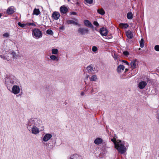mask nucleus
<instances>
[{"mask_svg":"<svg viewBox=\"0 0 159 159\" xmlns=\"http://www.w3.org/2000/svg\"><path fill=\"white\" fill-rule=\"evenodd\" d=\"M17 80L14 75H11L5 78V83L7 89L11 91L12 86L17 84Z\"/></svg>","mask_w":159,"mask_h":159,"instance_id":"1","label":"nucleus"},{"mask_svg":"<svg viewBox=\"0 0 159 159\" xmlns=\"http://www.w3.org/2000/svg\"><path fill=\"white\" fill-rule=\"evenodd\" d=\"M115 148L121 154L124 153L126 151V149L125 146L124 142L121 140H117V143L115 144Z\"/></svg>","mask_w":159,"mask_h":159,"instance_id":"2","label":"nucleus"},{"mask_svg":"<svg viewBox=\"0 0 159 159\" xmlns=\"http://www.w3.org/2000/svg\"><path fill=\"white\" fill-rule=\"evenodd\" d=\"M39 120L36 118H31L28 121L27 127L29 129V127L31 126H35L38 125Z\"/></svg>","mask_w":159,"mask_h":159,"instance_id":"3","label":"nucleus"},{"mask_svg":"<svg viewBox=\"0 0 159 159\" xmlns=\"http://www.w3.org/2000/svg\"><path fill=\"white\" fill-rule=\"evenodd\" d=\"M32 35L36 38H40L42 37V33L39 29H35L32 31Z\"/></svg>","mask_w":159,"mask_h":159,"instance_id":"4","label":"nucleus"},{"mask_svg":"<svg viewBox=\"0 0 159 159\" xmlns=\"http://www.w3.org/2000/svg\"><path fill=\"white\" fill-rule=\"evenodd\" d=\"M89 31V29L87 28L80 27L78 30V33L82 35L88 34Z\"/></svg>","mask_w":159,"mask_h":159,"instance_id":"5","label":"nucleus"},{"mask_svg":"<svg viewBox=\"0 0 159 159\" xmlns=\"http://www.w3.org/2000/svg\"><path fill=\"white\" fill-rule=\"evenodd\" d=\"M12 92L15 94L19 93L20 91V88L18 86L15 84L11 87Z\"/></svg>","mask_w":159,"mask_h":159,"instance_id":"6","label":"nucleus"},{"mask_svg":"<svg viewBox=\"0 0 159 159\" xmlns=\"http://www.w3.org/2000/svg\"><path fill=\"white\" fill-rule=\"evenodd\" d=\"M99 32L102 36H106L107 34L108 31L106 28L102 27L100 29Z\"/></svg>","mask_w":159,"mask_h":159,"instance_id":"7","label":"nucleus"},{"mask_svg":"<svg viewBox=\"0 0 159 159\" xmlns=\"http://www.w3.org/2000/svg\"><path fill=\"white\" fill-rule=\"evenodd\" d=\"M31 132L34 134H36L39 132V130L36 126H33L31 129Z\"/></svg>","mask_w":159,"mask_h":159,"instance_id":"8","label":"nucleus"},{"mask_svg":"<svg viewBox=\"0 0 159 159\" xmlns=\"http://www.w3.org/2000/svg\"><path fill=\"white\" fill-rule=\"evenodd\" d=\"M52 137V135L49 134H46L43 138V140L44 142H47Z\"/></svg>","mask_w":159,"mask_h":159,"instance_id":"9","label":"nucleus"},{"mask_svg":"<svg viewBox=\"0 0 159 159\" xmlns=\"http://www.w3.org/2000/svg\"><path fill=\"white\" fill-rule=\"evenodd\" d=\"M60 16V15L59 13L56 12L55 11L53 13L52 15L53 18L55 20H57L59 19Z\"/></svg>","mask_w":159,"mask_h":159,"instance_id":"10","label":"nucleus"},{"mask_svg":"<svg viewBox=\"0 0 159 159\" xmlns=\"http://www.w3.org/2000/svg\"><path fill=\"white\" fill-rule=\"evenodd\" d=\"M60 11L61 13L66 14L68 11L67 8L64 6H61L60 8Z\"/></svg>","mask_w":159,"mask_h":159,"instance_id":"11","label":"nucleus"},{"mask_svg":"<svg viewBox=\"0 0 159 159\" xmlns=\"http://www.w3.org/2000/svg\"><path fill=\"white\" fill-rule=\"evenodd\" d=\"M147 83L146 82L143 81L140 82L139 83L138 87L140 89H142L145 87L147 85Z\"/></svg>","mask_w":159,"mask_h":159,"instance_id":"12","label":"nucleus"},{"mask_svg":"<svg viewBox=\"0 0 159 159\" xmlns=\"http://www.w3.org/2000/svg\"><path fill=\"white\" fill-rule=\"evenodd\" d=\"M84 25L89 27L93 28V26L89 20H84Z\"/></svg>","mask_w":159,"mask_h":159,"instance_id":"13","label":"nucleus"},{"mask_svg":"<svg viewBox=\"0 0 159 159\" xmlns=\"http://www.w3.org/2000/svg\"><path fill=\"white\" fill-rule=\"evenodd\" d=\"M124 66L122 65H120L118 66L117 69V71L119 73L121 72L124 70Z\"/></svg>","mask_w":159,"mask_h":159,"instance_id":"14","label":"nucleus"},{"mask_svg":"<svg viewBox=\"0 0 159 159\" xmlns=\"http://www.w3.org/2000/svg\"><path fill=\"white\" fill-rule=\"evenodd\" d=\"M67 23L68 24H73L75 25H80L78 23L77 20H75V21L72 20H69L67 21Z\"/></svg>","mask_w":159,"mask_h":159,"instance_id":"15","label":"nucleus"},{"mask_svg":"<svg viewBox=\"0 0 159 159\" xmlns=\"http://www.w3.org/2000/svg\"><path fill=\"white\" fill-rule=\"evenodd\" d=\"M102 139L99 138H96L94 141V143L95 144L98 145L101 144L102 142Z\"/></svg>","mask_w":159,"mask_h":159,"instance_id":"16","label":"nucleus"},{"mask_svg":"<svg viewBox=\"0 0 159 159\" xmlns=\"http://www.w3.org/2000/svg\"><path fill=\"white\" fill-rule=\"evenodd\" d=\"M126 34L127 37L129 39H131L133 37V35L130 30H128L126 32Z\"/></svg>","mask_w":159,"mask_h":159,"instance_id":"17","label":"nucleus"},{"mask_svg":"<svg viewBox=\"0 0 159 159\" xmlns=\"http://www.w3.org/2000/svg\"><path fill=\"white\" fill-rule=\"evenodd\" d=\"M49 57L50 59V60L53 61H58L59 60V58L58 57L54 55H51Z\"/></svg>","mask_w":159,"mask_h":159,"instance_id":"18","label":"nucleus"},{"mask_svg":"<svg viewBox=\"0 0 159 159\" xmlns=\"http://www.w3.org/2000/svg\"><path fill=\"white\" fill-rule=\"evenodd\" d=\"M69 159H82L81 157L78 154L73 155L72 157H70Z\"/></svg>","mask_w":159,"mask_h":159,"instance_id":"19","label":"nucleus"},{"mask_svg":"<svg viewBox=\"0 0 159 159\" xmlns=\"http://www.w3.org/2000/svg\"><path fill=\"white\" fill-rule=\"evenodd\" d=\"M7 11L8 14H13L14 12L13 8L11 7H9L7 9Z\"/></svg>","mask_w":159,"mask_h":159,"instance_id":"20","label":"nucleus"},{"mask_svg":"<svg viewBox=\"0 0 159 159\" xmlns=\"http://www.w3.org/2000/svg\"><path fill=\"white\" fill-rule=\"evenodd\" d=\"M40 13V11L39 9L35 8L34 10L33 14L38 15Z\"/></svg>","mask_w":159,"mask_h":159,"instance_id":"21","label":"nucleus"},{"mask_svg":"<svg viewBox=\"0 0 159 159\" xmlns=\"http://www.w3.org/2000/svg\"><path fill=\"white\" fill-rule=\"evenodd\" d=\"M87 70L90 73H92L93 71V67L91 66H89L87 67Z\"/></svg>","mask_w":159,"mask_h":159,"instance_id":"22","label":"nucleus"},{"mask_svg":"<svg viewBox=\"0 0 159 159\" xmlns=\"http://www.w3.org/2000/svg\"><path fill=\"white\" fill-rule=\"evenodd\" d=\"M11 54L12 55L13 57L14 58H15L19 56V54H17L14 51L11 52Z\"/></svg>","mask_w":159,"mask_h":159,"instance_id":"23","label":"nucleus"},{"mask_svg":"<svg viewBox=\"0 0 159 159\" xmlns=\"http://www.w3.org/2000/svg\"><path fill=\"white\" fill-rule=\"evenodd\" d=\"M130 65L132 69L135 68L136 66V65L135 63V61L133 60L131 62Z\"/></svg>","mask_w":159,"mask_h":159,"instance_id":"24","label":"nucleus"},{"mask_svg":"<svg viewBox=\"0 0 159 159\" xmlns=\"http://www.w3.org/2000/svg\"><path fill=\"white\" fill-rule=\"evenodd\" d=\"M120 26L121 28H126L128 27L129 25L127 24L121 23L120 24Z\"/></svg>","mask_w":159,"mask_h":159,"instance_id":"25","label":"nucleus"},{"mask_svg":"<svg viewBox=\"0 0 159 159\" xmlns=\"http://www.w3.org/2000/svg\"><path fill=\"white\" fill-rule=\"evenodd\" d=\"M97 12L98 13L101 15H104L105 14V12L103 9H98Z\"/></svg>","mask_w":159,"mask_h":159,"instance_id":"26","label":"nucleus"},{"mask_svg":"<svg viewBox=\"0 0 159 159\" xmlns=\"http://www.w3.org/2000/svg\"><path fill=\"white\" fill-rule=\"evenodd\" d=\"M127 17L128 19H132L133 18V14L131 12H128L127 14Z\"/></svg>","mask_w":159,"mask_h":159,"instance_id":"27","label":"nucleus"},{"mask_svg":"<svg viewBox=\"0 0 159 159\" xmlns=\"http://www.w3.org/2000/svg\"><path fill=\"white\" fill-rule=\"evenodd\" d=\"M97 79V77L96 75H92L90 78V81H95Z\"/></svg>","mask_w":159,"mask_h":159,"instance_id":"28","label":"nucleus"},{"mask_svg":"<svg viewBox=\"0 0 159 159\" xmlns=\"http://www.w3.org/2000/svg\"><path fill=\"white\" fill-rule=\"evenodd\" d=\"M52 54H57L58 53V50L57 48H53L52 49Z\"/></svg>","mask_w":159,"mask_h":159,"instance_id":"29","label":"nucleus"},{"mask_svg":"<svg viewBox=\"0 0 159 159\" xmlns=\"http://www.w3.org/2000/svg\"><path fill=\"white\" fill-rule=\"evenodd\" d=\"M144 40L143 39H142L140 41V46L141 48H143L144 47Z\"/></svg>","mask_w":159,"mask_h":159,"instance_id":"30","label":"nucleus"},{"mask_svg":"<svg viewBox=\"0 0 159 159\" xmlns=\"http://www.w3.org/2000/svg\"><path fill=\"white\" fill-rule=\"evenodd\" d=\"M46 33L48 34L52 35L53 34V32L52 30H48L46 31Z\"/></svg>","mask_w":159,"mask_h":159,"instance_id":"31","label":"nucleus"},{"mask_svg":"<svg viewBox=\"0 0 159 159\" xmlns=\"http://www.w3.org/2000/svg\"><path fill=\"white\" fill-rule=\"evenodd\" d=\"M18 25H19L21 27H24L25 25H26L24 24H22L20 22H18Z\"/></svg>","mask_w":159,"mask_h":159,"instance_id":"32","label":"nucleus"},{"mask_svg":"<svg viewBox=\"0 0 159 159\" xmlns=\"http://www.w3.org/2000/svg\"><path fill=\"white\" fill-rule=\"evenodd\" d=\"M155 50L157 51H159V45H156L154 47Z\"/></svg>","mask_w":159,"mask_h":159,"instance_id":"33","label":"nucleus"},{"mask_svg":"<svg viewBox=\"0 0 159 159\" xmlns=\"http://www.w3.org/2000/svg\"><path fill=\"white\" fill-rule=\"evenodd\" d=\"M111 140L112 142L114 143L115 146V144H117V141H116L115 139H111Z\"/></svg>","mask_w":159,"mask_h":159,"instance_id":"34","label":"nucleus"},{"mask_svg":"<svg viewBox=\"0 0 159 159\" xmlns=\"http://www.w3.org/2000/svg\"><path fill=\"white\" fill-rule=\"evenodd\" d=\"M86 2L89 4H91L93 2V0H85Z\"/></svg>","mask_w":159,"mask_h":159,"instance_id":"35","label":"nucleus"},{"mask_svg":"<svg viewBox=\"0 0 159 159\" xmlns=\"http://www.w3.org/2000/svg\"><path fill=\"white\" fill-rule=\"evenodd\" d=\"M9 36V34L8 33H5L3 34V36L6 37H8Z\"/></svg>","mask_w":159,"mask_h":159,"instance_id":"36","label":"nucleus"},{"mask_svg":"<svg viewBox=\"0 0 159 159\" xmlns=\"http://www.w3.org/2000/svg\"><path fill=\"white\" fill-rule=\"evenodd\" d=\"M123 54L125 56H127L129 55V53L127 51H126L123 52Z\"/></svg>","mask_w":159,"mask_h":159,"instance_id":"37","label":"nucleus"},{"mask_svg":"<svg viewBox=\"0 0 159 159\" xmlns=\"http://www.w3.org/2000/svg\"><path fill=\"white\" fill-rule=\"evenodd\" d=\"M97 50V48L95 46H93L92 48V51L93 52H96Z\"/></svg>","mask_w":159,"mask_h":159,"instance_id":"38","label":"nucleus"},{"mask_svg":"<svg viewBox=\"0 0 159 159\" xmlns=\"http://www.w3.org/2000/svg\"><path fill=\"white\" fill-rule=\"evenodd\" d=\"M93 24L95 25V26H99V24L98 23V22L96 21H94V22H93Z\"/></svg>","mask_w":159,"mask_h":159,"instance_id":"39","label":"nucleus"},{"mask_svg":"<svg viewBox=\"0 0 159 159\" xmlns=\"http://www.w3.org/2000/svg\"><path fill=\"white\" fill-rule=\"evenodd\" d=\"M27 25H34V26L35 25V24L34 23H27Z\"/></svg>","mask_w":159,"mask_h":159,"instance_id":"40","label":"nucleus"},{"mask_svg":"<svg viewBox=\"0 0 159 159\" xmlns=\"http://www.w3.org/2000/svg\"><path fill=\"white\" fill-rule=\"evenodd\" d=\"M0 57L2 59H3L5 60V57H6L5 56L2 55H0Z\"/></svg>","mask_w":159,"mask_h":159,"instance_id":"41","label":"nucleus"},{"mask_svg":"<svg viewBox=\"0 0 159 159\" xmlns=\"http://www.w3.org/2000/svg\"><path fill=\"white\" fill-rule=\"evenodd\" d=\"M122 61L124 62H125V63L128 65H129V63L126 61L123 60Z\"/></svg>","mask_w":159,"mask_h":159,"instance_id":"42","label":"nucleus"},{"mask_svg":"<svg viewBox=\"0 0 159 159\" xmlns=\"http://www.w3.org/2000/svg\"><path fill=\"white\" fill-rule=\"evenodd\" d=\"M112 38V36L111 35H110V36L109 37H106L105 38L106 39H111Z\"/></svg>","mask_w":159,"mask_h":159,"instance_id":"43","label":"nucleus"},{"mask_svg":"<svg viewBox=\"0 0 159 159\" xmlns=\"http://www.w3.org/2000/svg\"><path fill=\"white\" fill-rule=\"evenodd\" d=\"M71 14L75 15H76V13L75 12H71Z\"/></svg>","mask_w":159,"mask_h":159,"instance_id":"44","label":"nucleus"},{"mask_svg":"<svg viewBox=\"0 0 159 159\" xmlns=\"http://www.w3.org/2000/svg\"><path fill=\"white\" fill-rule=\"evenodd\" d=\"M59 28L60 29L62 30H63L64 29V27L63 26L60 27Z\"/></svg>","mask_w":159,"mask_h":159,"instance_id":"45","label":"nucleus"},{"mask_svg":"<svg viewBox=\"0 0 159 159\" xmlns=\"http://www.w3.org/2000/svg\"><path fill=\"white\" fill-rule=\"evenodd\" d=\"M5 60H7V61H10L9 59L8 58L6 57Z\"/></svg>","mask_w":159,"mask_h":159,"instance_id":"46","label":"nucleus"},{"mask_svg":"<svg viewBox=\"0 0 159 159\" xmlns=\"http://www.w3.org/2000/svg\"><path fill=\"white\" fill-rule=\"evenodd\" d=\"M81 94L82 96H83L84 95V93L83 92H81Z\"/></svg>","mask_w":159,"mask_h":159,"instance_id":"47","label":"nucleus"},{"mask_svg":"<svg viewBox=\"0 0 159 159\" xmlns=\"http://www.w3.org/2000/svg\"><path fill=\"white\" fill-rule=\"evenodd\" d=\"M114 58L115 59H116L117 58V57L116 56H115V57H114Z\"/></svg>","mask_w":159,"mask_h":159,"instance_id":"48","label":"nucleus"},{"mask_svg":"<svg viewBox=\"0 0 159 159\" xmlns=\"http://www.w3.org/2000/svg\"><path fill=\"white\" fill-rule=\"evenodd\" d=\"M88 77H89V75H87L86 76V78L87 79H88Z\"/></svg>","mask_w":159,"mask_h":159,"instance_id":"49","label":"nucleus"},{"mask_svg":"<svg viewBox=\"0 0 159 159\" xmlns=\"http://www.w3.org/2000/svg\"><path fill=\"white\" fill-rule=\"evenodd\" d=\"M128 70V69H125V72H126Z\"/></svg>","mask_w":159,"mask_h":159,"instance_id":"50","label":"nucleus"},{"mask_svg":"<svg viewBox=\"0 0 159 159\" xmlns=\"http://www.w3.org/2000/svg\"><path fill=\"white\" fill-rule=\"evenodd\" d=\"M93 89H92L91 91V93H92V92H93Z\"/></svg>","mask_w":159,"mask_h":159,"instance_id":"51","label":"nucleus"},{"mask_svg":"<svg viewBox=\"0 0 159 159\" xmlns=\"http://www.w3.org/2000/svg\"><path fill=\"white\" fill-rule=\"evenodd\" d=\"M2 15L0 13V17Z\"/></svg>","mask_w":159,"mask_h":159,"instance_id":"52","label":"nucleus"},{"mask_svg":"<svg viewBox=\"0 0 159 159\" xmlns=\"http://www.w3.org/2000/svg\"><path fill=\"white\" fill-rule=\"evenodd\" d=\"M140 49H141V48H139V50H140Z\"/></svg>","mask_w":159,"mask_h":159,"instance_id":"53","label":"nucleus"}]
</instances>
